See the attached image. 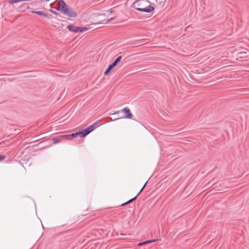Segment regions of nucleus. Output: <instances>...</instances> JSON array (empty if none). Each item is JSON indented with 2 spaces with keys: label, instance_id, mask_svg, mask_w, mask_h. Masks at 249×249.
<instances>
[{
  "label": "nucleus",
  "instance_id": "nucleus-1",
  "mask_svg": "<svg viewBox=\"0 0 249 249\" xmlns=\"http://www.w3.org/2000/svg\"><path fill=\"white\" fill-rule=\"evenodd\" d=\"M136 10L139 11L149 13L154 10V7L151 5L149 1L144 0H138L134 3Z\"/></svg>",
  "mask_w": 249,
  "mask_h": 249
},
{
  "label": "nucleus",
  "instance_id": "nucleus-2",
  "mask_svg": "<svg viewBox=\"0 0 249 249\" xmlns=\"http://www.w3.org/2000/svg\"><path fill=\"white\" fill-rule=\"evenodd\" d=\"M56 9L69 17L75 18L77 17V14L69 8L63 0H60L58 2Z\"/></svg>",
  "mask_w": 249,
  "mask_h": 249
},
{
  "label": "nucleus",
  "instance_id": "nucleus-3",
  "mask_svg": "<svg viewBox=\"0 0 249 249\" xmlns=\"http://www.w3.org/2000/svg\"><path fill=\"white\" fill-rule=\"evenodd\" d=\"M122 58V56H119L117 57L115 60L110 65H109L108 68L106 69V71L104 72V74L105 75H107L108 74L110 71H111L117 65V64L120 62Z\"/></svg>",
  "mask_w": 249,
  "mask_h": 249
},
{
  "label": "nucleus",
  "instance_id": "nucleus-4",
  "mask_svg": "<svg viewBox=\"0 0 249 249\" xmlns=\"http://www.w3.org/2000/svg\"><path fill=\"white\" fill-rule=\"evenodd\" d=\"M98 122H95L93 124L82 131V134L84 135V136H87L98 126Z\"/></svg>",
  "mask_w": 249,
  "mask_h": 249
},
{
  "label": "nucleus",
  "instance_id": "nucleus-5",
  "mask_svg": "<svg viewBox=\"0 0 249 249\" xmlns=\"http://www.w3.org/2000/svg\"><path fill=\"white\" fill-rule=\"evenodd\" d=\"M78 136H79L80 137H85L84 135L82 134V131H78L71 134L65 135L66 140H71Z\"/></svg>",
  "mask_w": 249,
  "mask_h": 249
},
{
  "label": "nucleus",
  "instance_id": "nucleus-6",
  "mask_svg": "<svg viewBox=\"0 0 249 249\" xmlns=\"http://www.w3.org/2000/svg\"><path fill=\"white\" fill-rule=\"evenodd\" d=\"M121 112L124 113V117L125 118L130 119L133 117L132 113L128 107H124L121 110Z\"/></svg>",
  "mask_w": 249,
  "mask_h": 249
},
{
  "label": "nucleus",
  "instance_id": "nucleus-7",
  "mask_svg": "<svg viewBox=\"0 0 249 249\" xmlns=\"http://www.w3.org/2000/svg\"><path fill=\"white\" fill-rule=\"evenodd\" d=\"M65 140H66L65 135L59 136L58 137L54 138L52 139L53 144L58 143Z\"/></svg>",
  "mask_w": 249,
  "mask_h": 249
},
{
  "label": "nucleus",
  "instance_id": "nucleus-8",
  "mask_svg": "<svg viewBox=\"0 0 249 249\" xmlns=\"http://www.w3.org/2000/svg\"><path fill=\"white\" fill-rule=\"evenodd\" d=\"M33 13L36 14L37 15L42 16L47 18H52V16L49 17L47 14H45L43 11H35L32 12Z\"/></svg>",
  "mask_w": 249,
  "mask_h": 249
},
{
  "label": "nucleus",
  "instance_id": "nucleus-9",
  "mask_svg": "<svg viewBox=\"0 0 249 249\" xmlns=\"http://www.w3.org/2000/svg\"><path fill=\"white\" fill-rule=\"evenodd\" d=\"M67 28L70 31L77 33L78 26H74L72 24H70L67 26Z\"/></svg>",
  "mask_w": 249,
  "mask_h": 249
},
{
  "label": "nucleus",
  "instance_id": "nucleus-10",
  "mask_svg": "<svg viewBox=\"0 0 249 249\" xmlns=\"http://www.w3.org/2000/svg\"><path fill=\"white\" fill-rule=\"evenodd\" d=\"M146 184H147V182H146L145 183V184L143 185V186L142 187V188L141 189L140 191L138 193V194L136 195V196H135L134 198H133L129 200L128 201H127L128 202L129 204L131 203V202H132L133 201H134V200H135L137 199V197L139 196V195L141 193V192L144 189V188L145 187Z\"/></svg>",
  "mask_w": 249,
  "mask_h": 249
},
{
  "label": "nucleus",
  "instance_id": "nucleus-11",
  "mask_svg": "<svg viewBox=\"0 0 249 249\" xmlns=\"http://www.w3.org/2000/svg\"><path fill=\"white\" fill-rule=\"evenodd\" d=\"M88 30V28L86 27H79L78 26L77 33L86 32Z\"/></svg>",
  "mask_w": 249,
  "mask_h": 249
},
{
  "label": "nucleus",
  "instance_id": "nucleus-12",
  "mask_svg": "<svg viewBox=\"0 0 249 249\" xmlns=\"http://www.w3.org/2000/svg\"><path fill=\"white\" fill-rule=\"evenodd\" d=\"M23 1L22 0H10L9 3L10 4H13L15 3H18L19 2Z\"/></svg>",
  "mask_w": 249,
  "mask_h": 249
},
{
  "label": "nucleus",
  "instance_id": "nucleus-13",
  "mask_svg": "<svg viewBox=\"0 0 249 249\" xmlns=\"http://www.w3.org/2000/svg\"><path fill=\"white\" fill-rule=\"evenodd\" d=\"M159 240V239H153V240H146L145 241H144V244H148V243H152V242H154L156 241H158Z\"/></svg>",
  "mask_w": 249,
  "mask_h": 249
},
{
  "label": "nucleus",
  "instance_id": "nucleus-14",
  "mask_svg": "<svg viewBox=\"0 0 249 249\" xmlns=\"http://www.w3.org/2000/svg\"><path fill=\"white\" fill-rule=\"evenodd\" d=\"M49 11L50 12H51L54 15H55L56 16L59 15V13L53 10L50 9Z\"/></svg>",
  "mask_w": 249,
  "mask_h": 249
},
{
  "label": "nucleus",
  "instance_id": "nucleus-15",
  "mask_svg": "<svg viewBox=\"0 0 249 249\" xmlns=\"http://www.w3.org/2000/svg\"><path fill=\"white\" fill-rule=\"evenodd\" d=\"M6 158V157L4 155H0V161L3 160Z\"/></svg>",
  "mask_w": 249,
  "mask_h": 249
},
{
  "label": "nucleus",
  "instance_id": "nucleus-16",
  "mask_svg": "<svg viewBox=\"0 0 249 249\" xmlns=\"http://www.w3.org/2000/svg\"><path fill=\"white\" fill-rule=\"evenodd\" d=\"M115 18V17H113V18H108V19H107V22L108 23V22L112 21V20H113Z\"/></svg>",
  "mask_w": 249,
  "mask_h": 249
},
{
  "label": "nucleus",
  "instance_id": "nucleus-17",
  "mask_svg": "<svg viewBox=\"0 0 249 249\" xmlns=\"http://www.w3.org/2000/svg\"><path fill=\"white\" fill-rule=\"evenodd\" d=\"M129 204V203H128V201H127V202H126L122 204L121 205V206H125V205H127V204Z\"/></svg>",
  "mask_w": 249,
  "mask_h": 249
},
{
  "label": "nucleus",
  "instance_id": "nucleus-18",
  "mask_svg": "<svg viewBox=\"0 0 249 249\" xmlns=\"http://www.w3.org/2000/svg\"><path fill=\"white\" fill-rule=\"evenodd\" d=\"M144 244H144V242H141V243H139V244H138V246H142V245H144Z\"/></svg>",
  "mask_w": 249,
  "mask_h": 249
},
{
  "label": "nucleus",
  "instance_id": "nucleus-19",
  "mask_svg": "<svg viewBox=\"0 0 249 249\" xmlns=\"http://www.w3.org/2000/svg\"><path fill=\"white\" fill-rule=\"evenodd\" d=\"M119 111H116V112H115V113H114L112 114V115H116V114H119Z\"/></svg>",
  "mask_w": 249,
  "mask_h": 249
},
{
  "label": "nucleus",
  "instance_id": "nucleus-20",
  "mask_svg": "<svg viewBox=\"0 0 249 249\" xmlns=\"http://www.w3.org/2000/svg\"><path fill=\"white\" fill-rule=\"evenodd\" d=\"M109 12L111 13H113V10L111 9H110L109 10Z\"/></svg>",
  "mask_w": 249,
  "mask_h": 249
},
{
  "label": "nucleus",
  "instance_id": "nucleus-21",
  "mask_svg": "<svg viewBox=\"0 0 249 249\" xmlns=\"http://www.w3.org/2000/svg\"><path fill=\"white\" fill-rule=\"evenodd\" d=\"M50 0H46V1H49Z\"/></svg>",
  "mask_w": 249,
  "mask_h": 249
}]
</instances>
